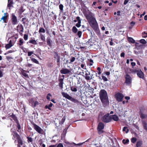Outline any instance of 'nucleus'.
I'll list each match as a JSON object with an SVG mask.
<instances>
[{
    "mask_svg": "<svg viewBox=\"0 0 147 147\" xmlns=\"http://www.w3.org/2000/svg\"><path fill=\"white\" fill-rule=\"evenodd\" d=\"M86 18L91 27L98 36L100 35L98 23L94 17V14L91 11H89L87 13L84 14Z\"/></svg>",
    "mask_w": 147,
    "mask_h": 147,
    "instance_id": "1",
    "label": "nucleus"
},
{
    "mask_svg": "<svg viewBox=\"0 0 147 147\" xmlns=\"http://www.w3.org/2000/svg\"><path fill=\"white\" fill-rule=\"evenodd\" d=\"M99 97L103 105L106 106L109 104V100L106 91L104 89L101 90L99 92Z\"/></svg>",
    "mask_w": 147,
    "mask_h": 147,
    "instance_id": "2",
    "label": "nucleus"
},
{
    "mask_svg": "<svg viewBox=\"0 0 147 147\" xmlns=\"http://www.w3.org/2000/svg\"><path fill=\"white\" fill-rule=\"evenodd\" d=\"M61 94L62 96H63V97H65L75 103H78V100L71 97L66 93L62 92Z\"/></svg>",
    "mask_w": 147,
    "mask_h": 147,
    "instance_id": "3",
    "label": "nucleus"
},
{
    "mask_svg": "<svg viewBox=\"0 0 147 147\" xmlns=\"http://www.w3.org/2000/svg\"><path fill=\"white\" fill-rule=\"evenodd\" d=\"M85 74L84 77L85 79L87 80H91L94 78L93 77V75L91 74L89 71L87 69L84 71Z\"/></svg>",
    "mask_w": 147,
    "mask_h": 147,
    "instance_id": "4",
    "label": "nucleus"
},
{
    "mask_svg": "<svg viewBox=\"0 0 147 147\" xmlns=\"http://www.w3.org/2000/svg\"><path fill=\"white\" fill-rule=\"evenodd\" d=\"M133 72L134 73H136L137 76L139 78L143 79L144 78V74L140 69H134L133 70Z\"/></svg>",
    "mask_w": 147,
    "mask_h": 147,
    "instance_id": "5",
    "label": "nucleus"
},
{
    "mask_svg": "<svg viewBox=\"0 0 147 147\" xmlns=\"http://www.w3.org/2000/svg\"><path fill=\"white\" fill-rule=\"evenodd\" d=\"M31 123L34 126V129L40 134H43L44 131L39 126L35 124L33 122H31Z\"/></svg>",
    "mask_w": 147,
    "mask_h": 147,
    "instance_id": "6",
    "label": "nucleus"
},
{
    "mask_svg": "<svg viewBox=\"0 0 147 147\" xmlns=\"http://www.w3.org/2000/svg\"><path fill=\"white\" fill-rule=\"evenodd\" d=\"M104 127V125L102 122H100L97 127V130L98 131V134H100L104 133V131L102 130Z\"/></svg>",
    "mask_w": 147,
    "mask_h": 147,
    "instance_id": "7",
    "label": "nucleus"
},
{
    "mask_svg": "<svg viewBox=\"0 0 147 147\" xmlns=\"http://www.w3.org/2000/svg\"><path fill=\"white\" fill-rule=\"evenodd\" d=\"M125 83L127 85H129L132 83V79L130 75L127 74L125 77Z\"/></svg>",
    "mask_w": 147,
    "mask_h": 147,
    "instance_id": "8",
    "label": "nucleus"
},
{
    "mask_svg": "<svg viewBox=\"0 0 147 147\" xmlns=\"http://www.w3.org/2000/svg\"><path fill=\"white\" fill-rule=\"evenodd\" d=\"M115 96L116 100L119 102L122 101L124 97L123 95L120 93H117Z\"/></svg>",
    "mask_w": 147,
    "mask_h": 147,
    "instance_id": "9",
    "label": "nucleus"
},
{
    "mask_svg": "<svg viewBox=\"0 0 147 147\" xmlns=\"http://www.w3.org/2000/svg\"><path fill=\"white\" fill-rule=\"evenodd\" d=\"M11 21L13 25H15L18 23V20L17 17L15 16L14 13H13L11 16Z\"/></svg>",
    "mask_w": 147,
    "mask_h": 147,
    "instance_id": "10",
    "label": "nucleus"
},
{
    "mask_svg": "<svg viewBox=\"0 0 147 147\" xmlns=\"http://www.w3.org/2000/svg\"><path fill=\"white\" fill-rule=\"evenodd\" d=\"M102 121L105 123H108L111 121V116L105 115L102 118Z\"/></svg>",
    "mask_w": 147,
    "mask_h": 147,
    "instance_id": "11",
    "label": "nucleus"
},
{
    "mask_svg": "<svg viewBox=\"0 0 147 147\" xmlns=\"http://www.w3.org/2000/svg\"><path fill=\"white\" fill-rule=\"evenodd\" d=\"M54 54V58L57 59V65H59L60 64V57L58 55V53L54 51L53 53Z\"/></svg>",
    "mask_w": 147,
    "mask_h": 147,
    "instance_id": "12",
    "label": "nucleus"
},
{
    "mask_svg": "<svg viewBox=\"0 0 147 147\" xmlns=\"http://www.w3.org/2000/svg\"><path fill=\"white\" fill-rule=\"evenodd\" d=\"M20 71L21 72L23 76H24L26 78H29L28 76V74H26V73H28L29 72V71H26L25 70H24L22 68H20Z\"/></svg>",
    "mask_w": 147,
    "mask_h": 147,
    "instance_id": "13",
    "label": "nucleus"
},
{
    "mask_svg": "<svg viewBox=\"0 0 147 147\" xmlns=\"http://www.w3.org/2000/svg\"><path fill=\"white\" fill-rule=\"evenodd\" d=\"M60 73L62 74H69L70 71L67 68L62 69L60 71Z\"/></svg>",
    "mask_w": 147,
    "mask_h": 147,
    "instance_id": "14",
    "label": "nucleus"
},
{
    "mask_svg": "<svg viewBox=\"0 0 147 147\" xmlns=\"http://www.w3.org/2000/svg\"><path fill=\"white\" fill-rule=\"evenodd\" d=\"M76 19L78 21V23L76 24V26L78 28L80 27L81 26V20L80 19V18L79 16L77 17L76 18Z\"/></svg>",
    "mask_w": 147,
    "mask_h": 147,
    "instance_id": "15",
    "label": "nucleus"
},
{
    "mask_svg": "<svg viewBox=\"0 0 147 147\" xmlns=\"http://www.w3.org/2000/svg\"><path fill=\"white\" fill-rule=\"evenodd\" d=\"M111 121L113 119L115 121H117L119 120V118L118 116L116 115H111Z\"/></svg>",
    "mask_w": 147,
    "mask_h": 147,
    "instance_id": "16",
    "label": "nucleus"
},
{
    "mask_svg": "<svg viewBox=\"0 0 147 147\" xmlns=\"http://www.w3.org/2000/svg\"><path fill=\"white\" fill-rule=\"evenodd\" d=\"M63 80L64 78H61L60 79H59L58 80L59 82V85L61 89H62L63 88Z\"/></svg>",
    "mask_w": 147,
    "mask_h": 147,
    "instance_id": "17",
    "label": "nucleus"
},
{
    "mask_svg": "<svg viewBox=\"0 0 147 147\" xmlns=\"http://www.w3.org/2000/svg\"><path fill=\"white\" fill-rule=\"evenodd\" d=\"M10 117L12 118L13 120L16 123L19 121L17 117L13 113H12V114L10 115Z\"/></svg>",
    "mask_w": 147,
    "mask_h": 147,
    "instance_id": "18",
    "label": "nucleus"
},
{
    "mask_svg": "<svg viewBox=\"0 0 147 147\" xmlns=\"http://www.w3.org/2000/svg\"><path fill=\"white\" fill-rule=\"evenodd\" d=\"M4 14L5 16H3L1 18V20H3V22L5 23H7V18L8 16V15H7V13H5Z\"/></svg>",
    "mask_w": 147,
    "mask_h": 147,
    "instance_id": "19",
    "label": "nucleus"
},
{
    "mask_svg": "<svg viewBox=\"0 0 147 147\" xmlns=\"http://www.w3.org/2000/svg\"><path fill=\"white\" fill-rule=\"evenodd\" d=\"M140 114V118L142 119H145L147 117V114H144L141 111Z\"/></svg>",
    "mask_w": 147,
    "mask_h": 147,
    "instance_id": "20",
    "label": "nucleus"
},
{
    "mask_svg": "<svg viewBox=\"0 0 147 147\" xmlns=\"http://www.w3.org/2000/svg\"><path fill=\"white\" fill-rule=\"evenodd\" d=\"M13 4V0H8L7 7H11L12 6V5Z\"/></svg>",
    "mask_w": 147,
    "mask_h": 147,
    "instance_id": "21",
    "label": "nucleus"
},
{
    "mask_svg": "<svg viewBox=\"0 0 147 147\" xmlns=\"http://www.w3.org/2000/svg\"><path fill=\"white\" fill-rule=\"evenodd\" d=\"M17 28H19V30L20 32H24V27L22 24L20 25H19L17 26Z\"/></svg>",
    "mask_w": 147,
    "mask_h": 147,
    "instance_id": "22",
    "label": "nucleus"
},
{
    "mask_svg": "<svg viewBox=\"0 0 147 147\" xmlns=\"http://www.w3.org/2000/svg\"><path fill=\"white\" fill-rule=\"evenodd\" d=\"M142 124L144 129L147 131V122L144 121H143Z\"/></svg>",
    "mask_w": 147,
    "mask_h": 147,
    "instance_id": "23",
    "label": "nucleus"
},
{
    "mask_svg": "<svg viewBox=\"0 0 147 147\" xmlns=\"http://www.w3.org/2000/svg\"><path fill=\"white\" fill-rule=\"evenodd\" d=\"M53 105V104L52 103H50L49 105H46L45 106V108L46 109H48L49 110L52 111L51 107H52Z\"/></svg>",
    "mask_w": 147,
    "mask_h": 147,
    "instance_id": "24",
    "label": "nucleus"
},
{
    "mask_svg": "<svg viewBox=\"0 0 147 147\" xmlns=\"http://www.w3.org/2000/svg\"><path fill=\"white\" fill-rule=\"evenodd\" d=\"M70 89L74 92H76L77 91V87L76 86H72L70 87Z\"/></svg>",
    "mask_w": 147,
    "mask_h": 147,
    "instance_id": "25",
    "label": "nucleus"
},
{
    "mask_svg": "<svg viewBox=\"0 0 147 147\" xmlns=\"http://www.w3.org/2000/svg\"><path fill=\"white\" fill-rule=\"evenodd\" d=\"M24 43L23 40L22 38H20L19 40V43H18L17 44L18 46H21L23 45Z\"/></svg>",
    "mask_w": 147,
    "mask_h": 147,
    "instance_id": "26",
    "label": "nucleus"
},
{
    "mask_svg": "<svg viewBox=\"0 0 147 147\" xmlns=\"http://www.w3.org/2000/svg\"><path fill=\"white\" fill-rule=\"evenodd\" d=\"M127 40L129 42L131 43H134L135 42V40L131 37H128L127 38Z\"/></svg>",
    "mask_w": 147,
    "mask_h": 147,
    "instance_id": "27",
    "label": "nucleus"
},
{
    "mask_svg": "<svg viewBox=\"0 0 147 147\" xmlns=\"http://www.w3.org/2000/svg\"><path fill=\"white\" fill-rule=\"evenodd\" d=\"M13 133V136L15 138H16L17 140L20 138L19 135L16 131H14Z\"/></svg>",
    "mask_w": 147,
    "mask_h": 147,
    "instance_id": "28",
    "label": "nucleus"
},
{
    "mask_svg": "<svg viewBox=\"0 0 147 147\" xmlns=\"http://www.w3.org/2000/svg\"><path fill=\"white\" fill-rule=\"evenodd\" d=\"M142 144V141L141 140H140L138 141L137 142L136 146V147H141Z\"/></svg>",
    "mask_w": 147,
    "mask_h": 147,
    "instance_id": "29",
    "label": "nucleus"
},
{
    "mask_svg": "<svg viewBox=\"0 0 147 147\" xmlns=\"http://www.w3.org/2000/svg\"><path fill=\"white\" fill-rule=\"evenodd\" d=\"M51 42L52 41H51L50 38H48V37L47 39V45L50 47H51L52 46L51 43Z\"/></svg>",
    "mask_w": 147,
    "mask_h": 147,
    "instance_id": "30",
    "label": "nucleus"
},
{
    "mask_svg": "<svg viewBox=\"0 0 147 147\" xmlns=\"http://www.w3.org/2000/svg\"><path fill=\"white\" fill-rule=\"evenodd\" d=\"M24 10L23 9L22 7H21L18 11V14L20 15H21L22 13L24 12Z\"/></svg>",
    "mask_w": 147,
    "mask_h": 147,
    "instance_id": "31",
    "label": "nucleus"
},
{
    "mask_svg": "<svg viewBox=\"0 0 147 147\" xmlns=\"http://www.w3.org/2000/svg\"><path fill=\"white\" fill-rule=\"evenodd\" d=\"M31 60L34 63L37 64H39V63L38 61L35 58L33 57L30 58Z\"/></svg>",
    "mask_w": 147,
    "mask_h": 147,
    "instance_id": "32",
    "label": "nucleus"
},
{
    "mask_svg": "<svg viewBox=\"0 0 147 147\" xmlns=\"http://www.w3.org/2000/svg\"><path fill=\"white\" fill-rule=\"evenodd\" d=\"M72 30L73 32L75 34L78 31V29L75 26H74L72 27Z\"/></svg>",
    "mask_w": 147,
    "mask_h": 147,
    "instance_id": "33",
    "label": "nucleus"
},
{
    "mask_svg": "<svg viewBox=\"0 0 147 147\" xmlns=\"http://www.w3.org/2000/svg\"><path fill=\"white\" fill-rule=\"evenodd\" d=\"M17 141L18 142V144H20L22 146L23 144V142L22 140L21 139V138H20L18 139H17Z\"/></svg>",
    "mask_w": 147,
    "mask_h": 147,
    "instance_id": "34",
    "label": "nucleus"
},
{
    "mask_svg": "<svg viewBox=\"0 0 147 147\" xmlns=\"http://www.w3.org/2000/svg\"><path fill=\"white\" fill-rule=\"evenodd\" d=\"M29 42L34 45H36L37 44V43L36 42V41L34 40H30L29 41Z\"/></svg>",
    "mask_w": 147,
    "mask_h": 147,
    "instance_id": "35",
    "label": "nucleus"
},
{
    "mask_svg": "<svg viewBox=\"0 0 147 147\" xmlns=\"http://www.w3.org/2000/svg\"><path fill=\"white\" fill-rule=\"evenodd\" d=\"M38 32L39 33H40L41 32L42 33H45V29L42 28H39V29L38 31Z\"/></svg>",
    "mask_w": 147,
    "mask_h": 147,
    "instance_id": "36",
    "label": "nucleus"
},
{
    "mask_svg": "<svg viewBox=\"0 0 147 147\" xmlns=\"http://www.w3.org/2000/svg\"><path fill=\"white\" fill-rule=\"evenodd\" d=\"M40 38L41 40L43 41H45V36L42 34H40Z\"/></svg>",
    "mask_w": 147,
    "mask_h": 147,
    "instance_id": "37",
    "label": "nucleus"
},
{
    "mask_svg": "<svg viewBox=\"0 0 147 147\" xmlns=\"http://www.w3.org/2000/svg\"><path fill=\"white\" fill-rule=\"evenodd\" d=\"M76 59V58L74 57H71L70 59V61L69 62V63H71L72 62H74Z\"/></svg>",
    "mask_w": 147,
    "mask_h": 147,
    "instance_id": "38",
    "label": "nucleus"
},
{
    "mask_svg": "<svg viewBox=\"0 0 147 147\" xmlns=\"http://www.w3.org/2000/svg\"><path fill=\"white\" fill-rule=\"evenodd\" d=\"M66 119V117L65 116H64L63 117L62 119L60 121V124H63L65 122Z\"/></svg>",
    "mask_w": 147,
    "mask_h": 147,
    "instance_id": "39",
    "label": "nucleus"
},
{
    "mask_svg": "<svg viewBox=\"0 0 147 147\" xmlns=\"http://www.w3.org/2000/svg\"><path fill=\"white\" fill-rule=\"evenodd\" d=\"M13 45H10V44H8L5 45V47L6 49H8L10 48Z\"/></svg>",
    "mask_w": 147,
    "mask_h": 147,
    "instance_id": "40",
    "label": "nucleus"
},
{
    "mask_svg": "<svg viewBox=\"0 0 147 147\" xmlns=\"http://www.w3.org/2000/svg\"><path fill=\"white\" fill-rule=\"evenodd\" d=\"M127 128L126 127H124L123 129V131H125L126 133H127L129 131V129Z\"/></svg>",
    "mask_w": 147,
    "mask_h": 147,
    "instance_id": "41",
    "label": "nucleus"
},
{
    "mask_svg": "<svg viewBox=\"0 0 147 147\" xmlns=\"http://www.w3.org/2000/svg\"><path fill=\"white\" fill-rule=\"evenodd\" d=\"M129 140L128 139L126 140L123 139L122 140L123 143L125 144H127L129 142Z\"/></svg>",
    "mask_w": 147,
    "mask_h": 147,
    "instance_id": "42",
    "label": "nucleus"
},
{
    "mask_svg": "<svg viewBox=\"0 0 147 147\" xmlns=\"http://www.w3.org/2000/svg\"><path fill=\"white\" fill-rule=\"evenodd\" d=\"M77 32V35L79 38H80L82 34V32L80 31H79Z\"/></svg>",
    "mask_w": 147,
    "mask_h": 147,
    "instance_id": "43",
    "label": "nucleus"
},
{
    "mask_svg": "<svg viewBox=\"0 0 147 147\" xmlns=\"http://www.w3.org/2000/svg\"><path fill=\"white\" fill-rule=\"evenodd\" d=\"M27 138L28 139L27 141L28 142H32L33 141L32 138L31 137H27Z\"/></svg>",
    "mask_w": 147,
    "mask_h": 147,
    "instance_id": "44",
    "label": "nucleus"
},
{
    "mask_svg": "<svg viewBox=\"0 0 147 147\" xmlns=\"http://www.w3.org/2000/svg\"><path fill=\"white\" fill-rule=\"evenodd\" d=\"M17 124V128H18V129L19 130H20L21 129V126H20V123L19 122V121H18L17 122H16V123Z\"/></svg>",
    "mask_w": 147,
    "mask_h": 147,
    "instance_id": "45",
    "label": "nucleus"
},
{
    "mask_svg": "<svg viewBox=\"0 0 147 147\" xmlns=\"http://www.w3.org/2000/svg\"><path fill=\"white\" fill-rule=\"evenodd\" d=\"M142 35L143 38H145L147 37V33H146L145 32H142Z\"/></svg>",
    "mask_w": 147,
    "mask_h": 147,
    "instance_id": "46",
    "label": "nucleus"
},
{
    "mask_svg": "<svg viewBox=\"0 0 147 147\" xmlns=\"http://www.w3.org/2000/svg\"><path fill=\"white\" fill-rule=\"evenodd\" d=\"M59 9L61 11H63V5L62 4H60L59 6Z\"/></svg>",
    "mask_w": 147,
    "mask_h": 147,
    "instance_id": "47",
    "label": "nucleus"
},
{
    "mask_svg": "<svg viewBox=\"0 0 147 147\" xmlns=\"http://www.w3.org/2000/svg\"><path fill=\"white\" fill-rule=\"evenodd\" d=\"M52 95L50 93H48L46 97L47 99L49 100H50V98L49 96H51Z\"/></svg>",
    "mask_w": 147,
    "mask_h": 147,
    "instance_id": "48",
    "label": "nucleus"
},
{
    "mask_svg": "<svg viewBox=\"0 0 147 147\" xmlns=\"http://www.w3.org/2000/svg\"><path fill=\"white\" fill-rule=\"evenodd\" d=\"M140 42L143 44H145L146 43V41L144 39H142L140 40Z\"/></svg>",
    "mask_w": 147,
    "mask_h": 147,
    "instance_id": "49",
    "label": "nucleus"
},
{
    "mask_svg": "<svg viewBox=\"0 0 147 147\" xmlns=\"http://www.w3.org/2000/svg\"><path fill=\"white\" fill-rule=\"evenodd\" d=\"M137 141V139L135 138H133L131 139V142L132 143H135Z\"/></svg>",
    "mask_w": 147,
    "mask_h": 147,
    "instance_id": "50",
    "label": "nucleus"
},
{
    "mask_svg": "<svg viewBox=\"0 0 147 147\" xmlns=\"http://www.w3.org/2000/svg\"><path fill=\"white\" fill-rule=\"evenodd\" d=\"M102 79L104 80V81H107L108 80L107 78L104 76H102Z\"/></svg>",
    "mask_w": 147,
    "mask_h": 147,
    "instance_id": "51",
    "label": "nucleus"
},
{
    "mask_svg": "<svg viewBox=\"0 0 147 147\" xmlns=\"http://www.w3.org/2000/svg\"><path fill=\"white\" fill-rule=\"evenodd\" d=\"M28 56H31L32 54H34V51H29L28 52Z\"/></svg>",
    "mask_w": 147,
    "mask_h": 147,
    "instance_id": "52",
    "label": "nucleus"
},
{
    "mask_svg": "<svg viewBox=\"0 0 147 147\" xmlns=\"http://www.w3.org/2000/svg\"><path fill=\"white\" fill-rule=\"evenodd\" d=\"M97 70L98 71V75L100 74L101 73V69L99 67H97Z\"/></svg>",
    "mask_w": 147,
    "mask_h": 147,
    "instance_id": "53",
    "label": "nucleus"
},
{
    "mask_svg": "<svg viewBox=\"0 0 147 147\" xmlns=\"http://www.w3.org/2000/svg\"><path fill=\"white\" fill-rule=\"evenodd\" d=\"M28 35L27 34H24V38L25 40H26L28 39Z\"/></svg>",
    "mask_w": 147,
    "mask_h": 147,
    "instance_id": "54",
    "label": "nucleus"
},
{
    "mask_svg": "<svg viewBox=\"0 0 147 147\" xmlns=\"http://www.w3.org/2000/svg\"><path fill=\"white\" fill-rule=\"evenodd\" d=\"M26 18H22V24L24 25L26 23H25V22L24 21V20H26Z\"/></svg>",
    "mask_w": 147,
    "mask_h": 147,
    "instance_id": "55",
    "label": "nucleus"
},
{
    "mask_svg": "<svg viewBox=\"0 0 147 147\" xmlns=\"http://www.w3.org/2000/svg\"><path fill=\"white\" fill-rule=\"evenodd\" d=\"M89 62L90 63L89 64L90 65H93V60L92 59H90L89 60Z\"/></svg>",
    "mask_w": 147,
    "mask_h": 147,
    "instance_id": "56",
    "label": "nucleus"
},
{
    "mask_svg": "<svg viewBox=\"0 0 147 147\" xmlns=\"http://www.w3.org/2000/svg\"><path fill=\"white\" fill-rule=\"evenodd\" d=\"M47 66L49 67H53V63H50L48 64Z\"/></svg>",
    "mask_w": 147,
    "mask_h": 147,
    "instance_id": "57",
    "label": "nucleus"
},
{
    "mask_svg": "<svg viewBox=\"0 0 147 147\" xmlns=\"http://www.w3.org/2000/svg\"><path fill=\"white\" fill-rule=\"evenodd\" d=\"M38 142L39 144L41 146L42 143V139H40L38 141Z\"/></svg>",
    "mask_w": 147,
    "mask_h": 147,
    "instance_id": "58",
    "label": "nucleus"
},
{
    "mask_svg": "<svg viewBox=\"0 0 147 147\" xmlns=\"http://www.w3.org/2000/svg\"><path fill=\"white\" fill-rule=\"evenodd\" d=\"M125 53L124 52L122 53L120 55V56L121 57H124L125 56Z\"/></svg>",
    "mask_w": 147,
    "mask_h": 147,
    "instance_id": "59",
    "label": "nucleus"
},
{
    "mask_svg": "<svg viewBox=\"0 0 147 147\" xmlns=\"http://www.w3.org/2000/svg\"><path fill=\"white\" fill-rule=\"evenodd\" d=\"M129 0H125L124 2V5H126L129 2Z\"/></svg>",
    "mask_w": 147,
    "mask_h": 147,
    "instance_id": "60",
    "label": "nucleus"
},
{
    "mask_svg": "<svg viewBox=\"0 0 147 147\" xmlns=\"http://www.w3.org/2000/svg\"><path fill=\"white\" fill-rule=\"evenodd\" d=\"M109 44L111 46H112L113 45V39L112 38L111 39V41H110L109 42Z\"/></svg>",
    "mask_w": 147,
    "mask_h": 147,
    "instance_id": "61",
    "label": "nucleus"
},
{
    "mask_svg": "<svg viewBox=\"0 0 147 147\" xmlns=\"http://www.w3.org/2000/svg\"><path fill=\"white\" fill-rule=\"evenodd\" d=\"M32 64H30V63H28L27 64L26 66H27V67H30L32 66Z\"/></svg>",
    "mask_w": 147,
    "mask_h": 147,
    "instance_id": "62",
    "label": "nucleus"
},
{
    "mask_svg": "<svg viewBox=\"0 0 147 147\" xmlns=\"http://www.w3.org/2000/svg\"><path fill=\"white\" fill-rule=\"evenodd\" d=\"M57 147H63V146L62 144L59 143Z\"/></svg>",
    "mask_w": 147,
    "mask_h": 147,
    "instance_id": "63",
    "label": "nucleus"
},
{
    "mask_svg": "<svg viewBox=\"0 0 147 147\" xmlns=\"http://www.w3.org/2000/svg\"><path fill=\"white\" fill-rule=\"evenodd\" d=\"M131 66L133 67L136 65V63L135 62H131Z\"/></svg>",
    "mask_w": 147,
    "mask_h": 147,
    "instance_id": "64",
    "label": "nucleus"
}]
</instances>
